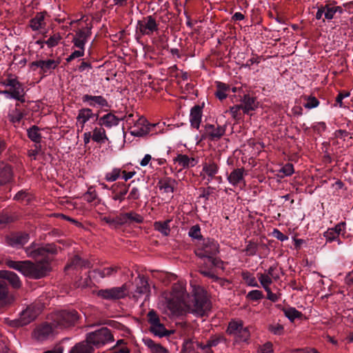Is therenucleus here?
<instances>
[{"label":"nucleus","instance_id":"f257e3e1","mask_svg":"<svg viewBox=\"0 0 353 353\" xmlns=\"http://www.w3.org/2000/svg\"><path fill=\"white\" fill-rule=\"evenodd\" d=\"M6 264L10 268L17 270L24 276L32 279L43 278L50 272V268L47 261L34 263L29 260L23 261L9 260Z\"/></svg>","mask_w":353,"mask_h":353},{"label":"nucleus","instance_id":"f03ea898","mask_svg":"<svg viewBox=\"0 0 353 353\" xmlns=\"http://www.w3.org/2000/svg\"><path fill=\"white\" fill-rule=\"evenodd\" d=\"M195 254L200 259H206L212 266L221 268L223 263L216 255L219 252V245L216 241L210 238H204L199 243L195 249Z\"/></svg>","mask_w":353,"mask_h":353},{"label":"nucleus","instance_id":"7ed1b4c3","mask_svg":"<svg viewBox=\"0 0 353 353\" xmlns=\"http://www.w3.org/2000/svg\"><path fill=\"white\" fill-rule=\"evenodd\" d=\"M27 256L37 260L36 263L47 261L50 265L49 255H55L58 252V247L54 243H37L32 242L29 246L25 248ZM51 268V266H50Z\"/></svg>","mask_w":353,"mask_h":353},{"label":"nucleus","instance_id":"20e7f679","mask_svg":"<svg viewBox=\"0 0 353 353\" xmlns=\"http://www.w3.org/2000/svg\"><path fill=\"white\" fill-rule=\"evenodd\" d=\"M143 220L144 219L142 215L133 210L128 212H121L114 216H105L102 218V221L113 229L121 228L124 225H130L135 223H142Z\"/></svg>","mask_w":353,"mask_h":353},{"label":"nucleus","instance_id":"39448f33","mask_svg":"<svg viewBox=\"0 0 353 353\" xmlns=\"http://www.w3.org/2000/svg\"><path fill=\"white\" fill-rule=\"evenodd\" d=\"M226 125H220L205 123L199 130L200 136L197 135L196 139L198 142L203 141H216L222 138L226 131Z\"/></svg>","mask_w":353,"mask_h":353},{"label":"nucleus","instance_id":"423d86ee","mask_svg":"<svg viewBox=\"0 0 353 353\" xmlns=\"http://www.w3.org/2000/svg\"><path fill=\"white\" fill-rule=\"evenodd\" d=\"M42 307L39 304H31L20 313L17 319L10 321V325L19 327L27 325L33 321L41 313Z\"/></svg>","mask_w":353,"mask_h":353},{"label":"nucleus","instance_id":"0eeeda50","mask_svg":"<svg viewBox=\"0 0 353 353\" xmlns=\"http://www.w3.org/2000/svg\"><path fill=\"white\" fill-rule=\"evenodd\" d=\"M79 319V314L75 310H63L57 312L53 316L57 328H66L74 325Z\"/></svg>","mask_w":353,"mask_h":353},{"label":"nucleus","instance_id":"6e6552de","mask_svg":"<svg viewBox=\"0 0 353 353\" xmlns=\"http://www.w3.org/2000/svg\"><path fill=\"white\" fill-rule=\"evenodd\" d=\"M86 338L88 339V341L96 348H99L114 341L113 334L111 331L105 327L88 333Z\"/></svg>","mask_w":353,"mask_h":353},{"label":"nucleus","instance_id":"1a4fd4ad","mask_svg":"<svg viewBox=\"0 0 353 353\" xmlns=\"http://www.w3.org/2000/svg\"><path fill=\"white\" fill-rule=\"evenodd\" d=\"M147 319L150 324L149 331L155 336L162 338L172 334V332L167 330L164 324L161 322L160 317L155 310H150L147 314Z\"/></svg>","mask_w":353,"mask_h":353},{"label":"nucleus","instance_id":"9d476101","mask_svg":"<svg viewBox=\"0 0 353 353\" xmlns=\"http://www.w3.org/2000/svg\"><path fill=\"white\" fill-rule=\"evenodd\" d=\"M30 240V234L24 231L12 232L5 236L7 245L19 249L26 245Z\"/></svg>","mask_w":353,"mask_h":353},{"label":"nucleus","instance_id":"9b49d317","mask_svg":"<svg viewBox=\"0 0 353 353\" xmlns=\"http://www.w3.org/2000/svg\"><path fill=\"white\" fill-rule=\"evenodd\" d=\"M137 30L142 35L150 36L159 30V23L153 15H149L137 21Z\"/></svg>","mask_w":353,"mask_h":353},{"label":"nucleus","instance_id":"f8f14e48","mask_svg":"<svg viewBox=\"0 0 353 353\" xmlns=\"http://www.w3.org/2000/svg\"><path fill=\"white\" fill-rule=\"evenodd\" d=\"M210 309V303L203 293H196L193 299L192 312L203 316Z\"/></svg>","mask_w":353,"mask_h":353},{"label":"nucleus","instance_id":"ddd939ff","mask_svg":"<svg viewBox=\"0 0 353 353\" xmlns=\"http://www.w3.org/2000/svg\"><path fill=\"white\" fill-rule=\"evenodd\" d=\"M14 301V295L10 291L7 281L0 279V312L11 306Z\"/></svg>","mask_w":353,"mask_h":353},{"label":"nucleus","instance_id":"4468645a","mask_svg":"<svg viewBox=\"0 0 353 353\" xmlns=\"http://www.w3.org/2000/svg\"><path fill=\"white\" fill-rule=\"evenodd\" d=\"M91 34V27L88 26L77 29L72 39L74 47L79 49H85V45L90 38Z\"/></svg>","mask_w":353,"mask_h":353},{"label":"nucleus","instance_id":"2eb2a0df","mask_svg":"<svg viewBox=\"0 0 353 353\" xmlns=\"http://www.w3.org/2000/svg\"><path fill=\"white\" fill-rule=\"evenodd\" d=\"M125 288L113 287L108 289H101L97 292V295L105 300H117L122 299L125 295Z\"/></svg>","mask_w":353,"mask_h":353},{"label":"nucleus","instance_id":"dca6fc26","mask_svg":"<svg viewBox=\"0 0 353 353\" xmlns=\"http://www.w3.org/2000/svg\"><path fill=\"white\" fill-rule=\"evenodd\" d=\"M56 327V325L54 323H50L48 322H44L39 325L34 330V336L38 340H45L50 336H51Z\"/></svg>","mask_w":353,"mask_h":353},{"label":"nucleus","instance_id":"f3484780","mask_svg":"<svg viewBox=\"0 0 353 353\" xmlns=\"http://www.w3.org/2000/svg\"><path fill=\"white\" fill-rule=\"evenodd\" d=\"M323 6L325 10V18L323 19V22L325 20L330 21L333 19H337L345 12L341 6L336 5L335 1L327 2Z\"/></svg>","mask_w":353,"mask_h":353},{"label":"nucleus","instance_id":"a211bd4d","mask_svg":"<svg viewBox=\"0 0 353 353\" xmlns=\"http://www.w3.org/2000/svg\"><path fill=\"white\" fill-rule=\"evenodd\" d=\"M82 101L87 103L90 107L110 108L107 99L101 95L93 96L90 94H84L82 97Z\"/></svg>","mask_w":353,"mask_h":353},{"label":"nucleus","instance_id":"6ab92c4d","mask_svg":"<svg viewBox=\"0 0 353 353\" xmlns=\"http://www.w3.org/2000/svg\"><path fill=\"white\" fill-rule=\"evenodd\" d=\"M130 183L126 185L125 183L119 182L113 184L111 187L112 199L114 201H119L120 203L125 199L127 194Z\"/></svg>","mask_w":353,"mask_h":353},{"label":"nucleus","instance_id":"aec40b11","mask_svg":"<svg viewBox=\"0 0 353 353\" xmlns=\"http://www.w3.org/2000/svg\"><path fill=\"white\" fill-rule=\"evenodd\" d=\"M59 64V61L53 59L39 60L31 63V67H37L41 69L40 73H51Z\"/></svg>","mask_w":353,"mask_h":353},{"label":"nucleus","instance_id":"412c9836","mask_svg":"<svg viewBox=\"0 0 353 353\" xmlns=\"http://www.w3.org/2000/svg\"><path fill=\"white\" fill-rule=\"evenodd\" d=\"M90 267V262L88 259H84L80 257L79 255H74L71 257L66 266L65 270L69 269L79 270L82 268H89Z\"/></svg>","mask_w":353,"mask_h":353},{"label":"nucleus","instance_id":"4be33fe9","mask_svg":"<svg viewBox=\"0 0 353 353\" xmlns=\"http://www.w3.org/2000/svg\"><path fill=\"white\" fill-rule=\"evenodd\" d=\"M0 279L6 280L7 281V284L8 285V283H10L13 288L18 289L21 286V282L19 276L11 271H0Z\"/></svg>","mask_w":353,"mask_h":353},{"label":"nucleus","instance_id":"5701e85b","mask_svg":"<svg viewBox=\"0 0 353 353\" xmlns=\"http://www.w3.org/2000/svg\"><path fill=\"white\" fill-rule=\"evenodd\" d=\"M123 119H121L123 120ZM121 119L116 117L112 112H109L102 117H100L99 122H98V125L101 127H105L107 128H111L114 126H117L119 125Z\"/></svg>","mask_w":353,"mask_h":353},{"label":"nucleus","instance_id":"b1692460","mask_svg":"<svg viewBox=\"0 0 353 353\" xmlns=\"http://www.w3.org/2000/svg\"><path fill=\"white\" fill-rule=\"evenodd\" d=\"M202 117V107L196 105L192 108L190 114L191 126L196 130L199 129Z\"/></svg>","mask_w":353,"mask_h":353},{"label":"nucleus","instance_id":"393cba45","mask_svg":"<svg viewBox=\"0 0 353 353\" xmlns=\"http://www.w3.org/2000/svg\"><path fill=\"white\" fill-rule=\"evenodd\" d=\"M46 12H37L36 15L29 21V26L33 31H38L45 28L46 23L45 22Z\"/></svg>","mask_w":353,"mask_h":353},{"label":"nucleus","instance_id":"a878e982","mask_svg":"<svg viewBox=\"0 0 353 353\" xmlns=\"http://www.w3.org/2000/svg\"><path fill=\"white\" fill-rule=\"evenodd\" d=\"M94 112L89 108H83L79 110L77 117V122L81 125V130L83 129L85 124L91 119H93Z\"/></svg>","mask_w":353,"mask_h":353},{"label":"nucleus","instance_id":"bb28decb","mask_svg":"<svg viewBox=\"0 0 353 353\" xmlns=\"http://www.w3.org/2000/svg\"><path fill=\"white\" fill-rule=\"evenodd\" d=\"M144 345L150 350L151 353H169L168 350L163 347L160 343H156L149 337L142 339Z\"/></svg>","mask_w":353,"mask_h":353},{"label":"nucleus","instance_id":"cd10ccee","mask_svg":"<svg viewBox=\"0 0 353 353\" xmlns=\"http://www.w3.org/2000/svg\"><path fill=\"white\" fill-rule=\"evenodd\" d=\"M241 102L243 108V114H248L250 111L254 110L257 105H256V98L250 94H244L241 99Z\"/></svg>","mask_w":353,"mask_h":353},{"label":"nucleus","instance_id":"c85d7f7f","mask_svg":"<svg viewBox=\"0 0 353 353\" xmlns=\"http://www.w3.org/2000/svg\"><path fill=\"white\" fill-rule=\"evenodd\" d=\"M94 350V347L86 338L85 341L77 343L72 347L69 353H93Z\"/></svg>","mask_w":353,"mask_h":353},{"label":"nucleus","instance_id":"c756f323","mask_svg":"<svg viewBox=\"0 0 353 353\" xmlns=\"http://www.w3.org/2000/svg\"><path fill=\"white\" fill-rule=\"evenodd\" d=\"M244 172L245 170L243 168L234 169L228 176L229 183L234 186L237 185L242 181L245 183Z\"/></svg>","mask_w":353,"mask_h":353},{"label":"nucleus","instance_id":"7c9ffc66","mask_svg":"<svg viewBox=\"0 0 353 353\" xmlns=\"http://www.w3.org/2000/svg\"><path fill=\"white\" fill-rule=\"evenodd\" d=\"M119 268H120L119 266L113 265L110 267L104 268L103 269H96L94 270L90 273L92 274V276L98 275L101 278H105L114 276L118 272Z\"/></svg>","mask_w":353,"mask_h":353},{"label":"nucleus","instance_id":"2f4dec72","mask_svg":"<svg viewBox=\"0 0 353 353\" xmlns=\"http://www.w3.org/2000/svg\"><path fill=\"white\" fill-rule=\"evenodd\" d=\"M278 307L283 312L284 315L293 323L296 319H301L303 316L302 312L298 311L295 307H281L279 305Z\"/></svg>","mask_w":353,"mask_h":353},{"label":"nucleus","instance_id":"473e14b6","mask_svg":"<svg viewBox=\"0 0 353 353\" xmlns=\"http://www.w3.org/2000/svg\"><path fill=\"white\" fill-rule=\"evenodd\" d=\"M12 178V170L10 165L0 162V185L10 181Z\"/></svg>","mask_w":353,"mask_h":353},{"label":"nucleus","instance_id":"72a5a7b5","mask_svg":"<svg viewBox=\"0 0 353 353\" xmlns=\"http://www.w3.org/2000/svg\"><path fill=\"white\" fill-rule=\"evenodd\" d=\"M176 184V181L170 177L161 179L158 183L159 189L163 190L166 193L174 192Z\"/></svg>","mask_w":353,"mask_h":353},{"label":"nucleus","instance_id":"f704fd0d","mask_svg":"<svg viewBox=\"0 0 353 353\" xmlns=\"http://www.w3.org/2000/svg\"><path fill=\"white\" fill-rule=\"evenodd\" d=\"M139 282L137 283L136 292L139 294H145L147 296L150 292L148 279L143 276H139Z\"/></svg>","mask_w":353,"mask_h":353},{"label":"nucleus","instance_id":"c9c22d12","mask_svg":"<svg viewBox=\"0 0 353 353\" xmlns=\"http://www.w3.org/2000/svg\"><path fill=\"white\" fill-rule=\"evenodd\" d=\"M92 139L97 143H103L106 140L108 139L105 130L103 127L97 128L96 127L93 130V134L92 136Z\"/></svg>","mask_w":353,"mask_h":353},{"label":"nucleus","instance_id":"e433bc0d","mask_svg":"<svg viewBox=\"0 0 353 353\" xmlns=\"http://www.w3.org/2000/svg\"><path fill=\"white\" fill-rule=\"evenodd\" d=\"M28 137L35 143H39L41 141V134L40 128L37 125H32L27 130Z\"/></svg>","mask_w":353,"mask_h":353},{"label":"nucleus","instance_id":"4c0bfd02","mask_svg":"<svg viewBox=\"0 0 353 353\" xmlns=\"http://www.w3.org/2000/svg\"><path fill=\"white\" fill-rule=\"evenodd\" d=\"M171 220L168 219L165 221H156L154 223V229L161 232L163 236H168L170 232V223Z\"/></svg>","mask_w":353,"mask_h":353},{"label":"nucleus","instance_id":"58836bf2","mask_svg":"<svg viewBox=\"0 0 353 353\" xmlns=\"http://www.w3.org/2000/svg\"><path fill=\"white\" fill-rule=\"evenodd\" d=\"M110 353H130V350L127 346V343L123 339L117 341V343L110 350Z\"/></svg>","mask_w":353,"mask_h":353},{"label":"nucleus","instance_id":"ea45409f","mask_svg":"<svg viewBox=\"0 0 353 353\" xmlns=\"http://www.w3.org/2000/svg\"><path fill=\"white\" fill-rule=\"evenodd\" d=\"M216 91L215 92V96L221 101L226 99L228 96L226 92L230 89L229 85L219 81L216 82Z\"/></svg>","mask_w":353,"mask_h":353},{"label":"nucleus","instance_id":"a19ab883","mask_svg":"<svg viewBox=\"0 0 353 353\" xmlns=\"http://www.w3.org/2000/svg\"><path fill=\"white\" fill-rule=\"evenodd\" d=\"M214 267L217 268L216 266H212L211 263H210V265L205 263L203 266L200 268L199 272L203 276L210 278L213 279V281L220 280V279L216 276L212 270Z\"/></svg>","mask_w":353,"mask_h":353},{"label":"nucleus","instance_id":"79ce46f5","mask_svg":"<svg viewBox=\"0 0 353 353\" xmlns=\"http://www.w3.org/2000/svg\"><path fill=\"white\" fill-rule=\"evenodd\" d=\"M203 171L205 172L208 176V181H210L219 171V166L214 163L211 162L205 163L203 168Z\"/></svg>","mask_w":353,"mask_h":353},{"label":"nucleus","instance_id":"37998d69","mask_svg":"<svg viewBox=\"0 0 353 353\" xmlns=\"http://www.w3.org/2000/svg\"><path fill=\"white\" fill-rule=\"evenodd\" d=\"M243 325L242 321H232L229 323L227 334L236 336L240 330L243 327Z\"/></svg>","mask_w":353,"mask_h":353},{"label":"nucleus","instance_id":"c03bdc74","mask_svg":"<svg viewBox=\"0 0 353 353\" xmlns=\"http://www.w3.org/2000/svg\"><path fill=\"white\" fill-rule=\"evenodd\" d=\"M19 103H17L15 109L9 114L10 121L13 123H19L24 117V113L21 112L18 107Z\"/></svg>","mask_w":353,"mask_h":353},{"label":"nucleus","instance_id":"a18cd8bd","mask_svg":"<svg viewBox=\"0 0 353 353\" xmlns=\"http://www.w3.org/2000/svg\"><path fill=\"white\" fill-rule=\"evenodd\" d=\"M241 277L245 283L251 287H259L255 277L250 272L245 270L241 272Z\"/></svg>","mask_w":353,"mask_h":353},{"label":"nucleus","instance_id":"49530a36","mask_svg":"<svg viewBox=\"0 0 353 353\" xmlns=\"http://www.w3.org/2000/svg\"><path fill=\"white\" fill-rule=\"evenodd\" d=\"M303 97L305 101L303 106L307 109L315 108L318 107L320 103L319 101L312 95H304Z\"/></svg>","mask_w":353,"mask_h":353},{"label":"nucleus","instance_id":"de8ad7c7","mask_svg":"<svg viewBox=\"0 0 353 353\" xmlns=\"http://www.w3.org/2000/svg\"><path fill=\"white\" fill-rule=\"evenodd\" d=\"M188 235L192 238V240L196 239L202 241L203 239L201 232V228L198 224L192 225L188 231Z\"/></svg>","mask_w":353,"mask_h":353},{"label":"nucleus","instance_id":"09e8293b","mask_svg":"<svg viewBox=\"0 0 353 353\" xmlns=\"http://www.w3.org/2000/svg\"><path fill=\"white\" fill-rule=\"evenodd\" d=\"M10 90L11 91V99L12 97H17L19 94L25 91L23 84L17 79L13 83V85L10 88Z\"/></svg>","mask_w":353,"mask_h":353},{"label":"nucleus","instance_id":"8fccbe9b","mask_svg":"<svg viewBox=\"0 0 353 353\" xmlns=\"http://www.w3.org/2000/svg\"><path fill=\"white\" fill-rule=\"evenodd\" d=\"M257 276L264 290H268V289L270 288L269 285L272 283V278L270 277L269 275L262 273H258Z\"/></svg>","mask_w":353,"mask_h":353},{"label":"nucleus","instance_id":"3c124183","mask_svg":"<svg viewBox=\"0 0 353 353\" xmlns=\"http://www.w3.org/2000/svg\"><path fill=\"white\" fill-rule=\"evenodd\" d=\"M219 339H212L209 340L206 345H203L200 342H196V347L201 350H205L207 352H208L209 351L211 350L210 348L212 347L217 345L219 344Z\"/></svg>","mask_w":353,"mask_h":353},{"label":"nucleus","instance_id":"603ef678","mask_svg":"<svg viewBox=\"0 0 353 353\" xmlns=\"http://www.w3.org/2000/svg\"><path fill=\"white\" fill-rule=\"evenodd\" d=\"M135 129L131 131L132 135L134 137H143L150 132V126L134 127Z\"/></svg>","mask_w":353,"mask_h":353},{"label":"nucleus","instance_id":"864d4df0","mask_svg":"<svg viewBox=\"0 0 353 353\" xmlns=\"http://www.w3.org/2000/svg\"><path fill=\"white\" fill-rule=\"evenodd\" d=\"M242 110L243 111V108L242 104L234 105L230 108V112L232 114V117L236 120L239 121L242 118L241 114L239 111Z\"/></svg>","mask_w":353,"mask_h":353},{"label":"nucleus","instance_id":"5fc2aeb1","mask_svg":"<svg viewBox=\"0 0 353 353\" xmlns=\"http://www.w3.org/2000/svg\"><path fill=\"white\" fill-rule=\"evenodd\" d=\"M323 236L325 238L327 242L337 241L339 244L341 243L339 238L338 236H336V232L333 231V230H331V228H328L327 230L324 232Z\"/></svg>","mask_w":353,"mask_h":353},{"label":"nucleus","instance_id":"6e6d98bb","mask_svg":"<svg viewBox=\"0 0 353 353\" xmlns=\"http://www.w3.org/2000/svg\"><path fill=\"white\" fill-rule=\"evenodd\" d=\"M121 172V169L114 168L110 172L106 173L105 179L108 181H115L117 179L119 178Z\"/></svg>","mask_w":353,"mask_h":353},{"label":"nucleus","instance_id":"4d7b16f0","mask_svg":"<svg viewBox=\"0 0 353 353\" xmlns=\"http://www.w3.org/2000/svg\"><path fill=\"white\" fill-rule=\"evenodd\" d=\"M246 297L251 301H257L263 298V294L262 291L254 290L249 292Z\"/></svg>","mask_w":353,"mask_h":353},{"label":"nucleus","instance_id":"13d9d810","mask_svg":"<svg viewBox=\"0 0 353 353\" xmlns=\"http://www.w3.org/2000/svg\"><path fill=\"white\" fill-rule=\"evenodd\" d=\"M235 337L236 338V341H247L250 337L248 328L243 326Z\"/></svg>","mask_w":353,"mask_h":353},{"label":"nucleus","instance_id":"bf43d9fd","mask_svg":"<svg viewBox=\"0 0 353 353\" xmlns=\"http://www.w3.org/2000/svg\"><path fill=\"white\" fill-rule=\"evenodd\" d=\"M175 162H178L180 165H181L183 168H188V161L189 157L186 154H179L177 157L174 159Z\"/></svg>","mask_w":353,"mask_h":353},{"label":"nucleus","instance_id":"052dcab7","mask_svg":"<svg viewBox=\"0 0 353 353\" xmlns=\"http://www.w3.org/2000/svg\"><path fill=\"white\" fill-rule=\"evenodd\" d=\"M61 39V37L59 34H54L46 40L45 43L48 46V48H53L58 45Z\"/></svg>","mask_w":353,"mask_h":353},{"label":"nucleus","instance_id":"680f3d73","mask_svg":"<svg viewBox=\"0 0 353 353\" xmlns=\"http://www.w3.org/2000/svg\"><path fill=\"white\" fill-rule=\"evenodd\" d=\"M258 250V245L256 243L250 241L246 246L245 252L248 256H254Z\"/></svg>","mask_w":353,"mask_h":353},{"label":"nucleus","instance_id":"e2e57ef3","mask_svg":"<svg viewBox=\"0 0 353 353\" xmlns=\"http://www.w3.org/2000/svg\"><path fill=\"white\" fill-rule=\"evenodd\" d=\"M83 199L88 203L93 202L97 199V194L94 190L89 188L88 192L84 194Z\"/></svg>","mask_w":353,"mask_h":353},{"label":"nucleus","instance_id":"0e129e2a","mask_svg":"<svg viewBox=\"0 0 353 353\" xmlns=\"http://www.w3.org/2000/svg\"><path fill=\"white\" fill-rule=\"evenodd\" d=\"M349 96H350L349 92H347L345 90L340 92L336 97L335 105H339L341 108L343 107V99H345Z\"/></svg>","mask_w":353,"mask_h":353},{"label":"nucleus","instance_id":"69168bd1","mask_svg":"<svg viewBox=\"0 0 353 353\" xmlns=\"http://www.w3.org/2000/svg\"><path fill=\"white\" fill-rule=\"evenodd\" d=\"M314 132H316L319 136L321 135L322 132L326 130V124L324 122H318L315 123L312 126Z\"/></svg>","mask_w":353,"mask_h":353},{"label":"nucleus","instance_id":"338daca9","mask_svg":"<svg viewBox=\"0 0 353 353\" xmlns=\"http://www.w3.org/2000/svg\"><path fill=\"white\" fill-rule=\"evenodd\" d=\"M85 53V49H79L77 50H74L73 52L71 53L70 56H68L66 58V61L68 63L71 62L76 58L81 57L84 56Z\"/></svg>","mask_w":353,"mask_h":353},{"label":"nucleus","instance_id":"774afa93","mask_svg":"<svg viewBox=\"0 0 353 353\" xmlns=\"http://www.w3.org/2000/svg\"><path fill=\"white\" fill-rule=\"evenodd\" d=\"M196 341H194L193 339H188L184 341L183 347L186 351H192L194 350V346H196Z\"/></svg>","mask_w":353,"mask_h":353}]
</instances>
